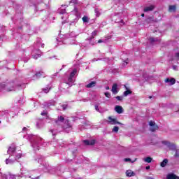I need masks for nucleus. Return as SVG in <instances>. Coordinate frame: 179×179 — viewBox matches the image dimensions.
Segmentation results:
<instances>
[{
	"label": "nucleus",
	"mask_w": 179,
	"mask_h": 179,
	"mask_svg": "<svg viewBox=\"0 0 179 179\" xmlns=\"http://www.w3.org/2000/svg\"><path fill=\"white\" fill-rule=\"evenodd\" d=\"M165 83H168L169 86H173L176 84V79L174 78H166L164 80Z\"/></svg>",
	"instance_id": "0eeeda50"
},
{
	"label": "nucleus",
	"mask_w": 179,
	"mask_h": 179,
	"mask_svg": "<svg viewBox=\"0 0 179 179\" xmlns=\"http://www.w3.org/2000/svg\"><path fill=\"white\" fill-rule=\"evenodd\" d=\"M76 36V35H75V32H71V34H69V37H71L73 40V41H75V37Z\"/></svg>",
	"instance_id": "cd10ccee"
},
{
	"label": "nucleus",
	"mask_w": 179,
	"mask_h": 179,
	"mask_svg": "<svg viewBox=\"0 0 179 179\" xmlns=\"http://www.w3.org/2000/svg\"><path fill=\"white\" fill-rule=\"evenodd\" d=\"M143 162H145V163H152V157H147L143 159Z\"/></svg>",
	"instance_id": "5701e85b"
},
{
	"label": "nucleus",
	"mask_w": 179,
	"mask_h": 179,
	"mask_svg": "<svg viewBox=\"0 0 179 179\" xmlns=\"http://www.w3.org/2000/svg\"><path fill=\"white\" fill-rule=\"evenodd\" d=\"M98 43H104V41L101 40V39H99L98 41Z\"/></svg>",
	"instance_id": "09e8293b"
},
{
	"label": "nucleus",
	"mask_w": 179,
	"mask_h": 179,
	"mask_svg": "<svg viewBox=\"0 0 179 179\" xmlns=\"http://www.w3.org/2000/svg\"><path fill=\"white\" fill-rule=\"evenodd\" d=\"M41 47H44V44H43V45H41Z\"/></svg>",
	"instance_id": "052dcab7"
},
{
	"label": "nucleus",
	"mask_w": 179,
	"mask_h": 179,
	"mask_svg": "<svg viewBox=\"0 0 179 179\" xmlns=\"http://www.w3.org/2000/svg\"><path fill=\"white\" fill-rule=\"evenodd\" d=\"M124 162H131V158H125Z\"/></svg>",
	"instance_id": "de8ad7c7"
},
{
	"label": "nucleus",
	"mask_w": 179,
	"mask_h": 179,
	"mask_svg": "<svg viewBox=\"0 0 179 179\" xmlns=\"http://www.w3.org/2000/svg\"><path fill=\"white\" fill-rule=\"evenodd\" d=\"M50 87H46L45 88L43 89V91L44 92V93H48L50 92Z\"/></svg>",
	"instance_id": "c85d7f7f"
},
{
	"label": "nucleus",
	"mask_w": 179,
	"mask_h": 179,
	"mask_svg": "<svg viewBox=\"0 0 179 179\" xmlns=\"http://www.w3.org/2000/svg\"><path fill=\"white\" fill-rule=\"evenodd\" d=\"M5 114H8V110L0 111V115H5Z\"/></svg>",
	"instance_id": "4c0bfd02"
},
{
	"label": "nucleus",
	"mask_w": 179,
	"mask_h": 179,
	"mask_svg": "<svg viewBox=\"0 0 179 179\" xmlns=\"http://www.w3.org/2000/svg\"><path fill=\"white\" fill-rule=\"evenodd\" d=\"M70 44H74V43L73 42H71Z\"/></svg>",
	"instance_id": "bf43d9fd"
},
{
	"label": "nucleus",
	"mask_w": 179,
	"mask_h": 179,
	"mask_svg": "<svg viewBox=\"0 0 179 179\" xmlns=\"http://www.w3.org/2000/svg\"><path fill=\"white\" fill-rule=\"evenodd\" d=\"M128 64V62H124V65H127Z\"/></svg>",
	"instance_id": "13d9d810"
},
{
	"label": "nucleus",
	"mask_w": 179,
	"mask_h": 179,
	"mask_svg": "<svg viewBox=\"0 0 179 179\" xmlns=\"http://www.w3.org/2000/svg\"><path fill=\"white\" fill-rule=\"evenodd\" d=\"M106 90H110V87H106Z\"/></svg>",
	"instance_id": "864d4df0"
},
{
	"label": "nucleus",
	"mask_w": 179,
	"mask_h": 179,
	"mask_svg": "<svg viewBox=\"0 0 179 179\" xmlns=\"http://www.w3.org/2000/svg\"><path fill=\"white\" fill-rule=\"evenodd\" d=\"M45 73L43 71H38L33 76V79H40L41 76H44Z\"/></svg>",
	"instance_id": "6e6552de"
},
{
	"label": "nucleus",
	"mask_w": 179,
	"mask_h": 179,
	"mask_svg": "<svg viewBox=\"0 0 179 179\" xmlns=\"http://www.w3.org/2000/svg\"><path fill=\"white\" fill-rule=\"evenodd\" d=\"M50 132L52 134L53 136L57 135V131L54 129L50 130Z\"/></svg>",
	"instance_id": "79ce46f5"
},
{
	"label": "nucleus",
	"mask_w": 179,
	"mask_h": 179,
	"mask_svg": "<svg viewBox=\"0 0 179 179\" xmlns=\"http://www.w3.org/2000/svg\"><path fill=\"white\" fill-rule=\"evenodd\" d=\"M118 129H120V128L118 127L115 126V127H113V132H117Z\"/></svg>",
	"instance_id": "f704fd0d"
},
{
	"label": "nucleus",
	"mask_w": 179,
	"mask_h": 179,
	"mask_svg": "<svg viewBox=\"0 0 179 179\" xmlns=\"http://www.w3.org/2000/svg\"><path fill=\"white\" fill-rule=\"evenodd\" d=\"M157 129H159V127H157L156 124L150 127L151 132H155V131H157Z\"/></svg>",
	"instance_id": "4be33fe9"
},
{
	"label": "nucleus",
	"mask_w": 179,
	"mask_h": 179,
	"mask_svg": "<svg viewBox=\"0 0 179 179\" xmlns=\"http://www.w3.org/2000/svg\"><path fill=\"white\" fill-rule=\"evenodd\" d=\"M176 57L179 58V52L176 53Z\"/></svg>",
	"instance_id": "3c124183"
},
{
	"label": "nucleus",
	"mask_w": 179,
	"mask_h": 179,
	"mask_svg": "<svg viewBox=\"0 0 179 179\" xmlns=\"http://www.w3.org/2000/svg\"><path fill=\"white\" fill-rule=\"evenodd\" d=\"M135 162H136V159L134 161H131V163H135Z\"/></svg>",
	"instance_id": "6e6d98bb"
},
{
	"label": "nucleus",
	"mask_w": 179,
	"mask_h": 179,
	"mask_svg": "<svg viewBox=\"0 0 179 179\" xmlns=\"http://www.w3.org/2000/svg\"><path fill=\"white\" fill-rule=\"evenodd\" d=\"M173 69L174 71H178V67L177 66H173Z\"/></svg>",
	"instance_id": "37998d69"
},
{
	"label": "nucleus",
	"mask_w": 179,
	"mask_h": 179,
	"mask_svg": "<svg viewBox=\"0 0 179 179\" xmlns=\"http://www.w3.org/2000/svg\"><path fill=\"white\" fill-rule=\"evenodd\" d=\"M47 115V111L43 110L41 113V115Z\"/></svg>",
	"instance_id": "c03bdc74"
},
{
	"label": "nucleus",
	"mask_w": 179,
	"mask_h": 179,
	"mask_svg": "<svg viewBox=\"0 0 179 179\" xmlns=\"http://www.w3.org/2000/svg\"><path fill=\"white\" fill-rule=\"evenodd\" d=\"M27 129V128L24 127V128L22 129V131H26Z\"/></svg>",
	"instance_id": "603ef678"
},
{
	"label": "nucleus",
	"mask_w": 179,
	"mask_h": 179,
	"mask_svg": "<svg viewBox=\"0 0 179 179\" xmlns=\"http://www.w3.org/2000/svg\"><path fill=\"white\" fill-rule=\"evenodd\" d=\"M50 106H55V102L54 101H50V102H48L46 105V106L48 107H50Z\"/></svg>",
	"instance_id": "7c9ffc66"
},
{
	"label": "nucleus",
	"mask_w": 179,
	"mask_h": 179,
	"mask_svg": "<svg viewBox=\"0 0 179 179\" xmlns=\"http://www.w3.org/2000/svg\"><path fill=\"white\" fill-rule=\"evenodd\" d=\"M38 163H40V164H43V162H44V158L41 156L38 157L35 159Z\"/></svg>",
	"instance_id": "aec40b11"
},
{
	"label": "nucleus",
	"mask_w": 179,
	"mask_h": 179,
	"mask_svg": "<svg viewBox=\"0 0 179 179\" xmlns=\"http://www.w3.org/2000/svg\"><path fill=\"white\" fill-rule=\"evenodd\" d=\"M122 22H124V20H122Z\"/></svg>",
	"instance_id": "69168bd1"
},
{
	"label": "nucleus",
	"mask_w": 179,
	"mask_h": 179,
	"mask_svg": "<svg viewBox=\"0 0 179 179\" xmlns=\"http://www.w3.org/2000/svg\"><path fill=\"white\" fill-rule=\"evenodd\" d=\"M174 156H175V157H179V149L176 150Z\"/></svg>",
	"instance_id": "473e14b6"
},
{
	"label": "nucleus",
	"mask_w": 179,
	"mask_h": 179,
	"mask_svg": "<svg viewBox=\"0 0 179 179\" xmlns=\"http://www.w3.org/2000/svg\"><path fill=\"white\" fill-rule=\"evenodd\" d=\"M111 92L113 94L118 93V85H117V83L113 84Z\"/></svg>",
	"instance_id": "9b49d317"
},
{
	"label": "nucleus",
	"mask_w": 179,
	"mask_h": 179,
	"mask_svg": "<svg viewBox=\"0 0 179 179\" xmlns=\"http://www.w3.org/2000/svg\"><path fill=\"white\" fill-rule=\"evenodd\" d=\"M153 9H155V6H146L143 11L144 12H152V10H153Z\"/></svg>",
	"instance_id": "2eb2a0df"
},
{
	"label": "nucleus",
	"mask_w": 179,
	"mask_h": 179,
	"mask_svg": "<svg viewBox=\"0 0 179 179\" xmlns=\"http://www.w3.org/2000/svg\"><path fill=\"white\" fill-rule=\"evenodd\" d=\"M169 10V12H176V6H170Z\"/></svg>",
	"instance_id": "b1692460"
},
{
	"label": "nucleus",
	"mask_w": 179,
	"mask_h": 179,
	"mask_svg": "<svg viewBox=\"0 0 179 179\" xmlns=\"http://www.w3.org/2000/svg\"><path fill=\"white\" fill-rule=\"evenodd\" d=\"M66 107H68V106H66V105H62V109H63V110H66Z\"/></svg>",
	"instance_id": "49530a36"
},
{
	"label": "nucleus",
	"mask_w": 179,
	"mask_h": 179,
	"mask_svg": "<svg viewBox=\"0 0 179 179\" xmlns=\"http://www.w3.org/2000/svg\"><path fill=\"white\" fill-rule=\"evenodd\" d=\"M105 96L106 97H108V99H110V97H111V94L109 92H106Z\"/></svg>",
	"instance_id": "ea45409f"
},
{
	"label": "nucleus",
	"mask_w": 179,
	"mask_h": 179,
	"mask_svg": "<svg viewBox=\"0 0 179 179\" xmlns=\"http://www.w3.org/2000/svg\"><path fill=\"white\" fill-rule=\"evenodd\" d=\"M27 173H29L27 171H22V175L24 176L25 177H29L30 178V176L26 175V174H27Z\"/></svg>",
	"instance_id": "c756f323"
},
{
	"label": "nucleus",
	"mask_w": 179,
	"mask_h": 179,
	"mask_svg": "<svg viewBox=\"0 0 179 179\" xmlns=\"http://www.w3.org/2000/svg\"><path fill=\"white\" fill-rule=\"evenodd\" d=\"M1 87H3V85H1Z\"/></svg>",
	"instance_id": "0e129e2a"
},
{
	"label": "nucleus",
	"mask_w": 179,
	"mask_h": 179,
	"mask_svg": "<svg viewBox=\"0 0 179 179\" xmlns=\"http://www.w3.org/2000/svg\"><path fill=\"white\" fill-rule=\"evenodd\" d=\"M56 125H60L62 128H71V123L69 121L65 120L64 116H58L57 119L55 121Z\"/></svg>",
	"instance_id": "20e7f679"
},
{
	"label": "nucleus",
	"mask_w": 179,
	"mask_h": 179,
	"mask_svg": "<svg viewBox=\"0 0 179 179\" xmlns=\"http://www.w3.org/2000/svg\"><path fill=\"white\" fill-rule=\"evenodd\" d=\"M59 13H60V15H64V13H66V10H65V8H59L58 10Z\"/></svg>",
	"instance_id": "393cba45"
},
{
	"label": "nucleus",
	"mask_w": 179,
	"mask_h": 179,
	"mask_svg": "<svg viewBox=\"0 0 179 179\" xmlns=\"http://www.w3.org/2000/svg\"><path fill=\"white\" fill-rule=\"evenodd\" d=\"M126 175H127V177H135L134 172L131 171V170H127L126 171Z\"/></svg>",
	"instance_id": "dca6fc26"
},
{
	"label": "nucleus",
	"mask_w": 179,
	"mask_h": 179,
	"mask_svg": "<svg viewBox=\"0 0 179 179\" xmlns=\"http://www.w3.org/2000/svg\"><path fill=\"white\" fill-rule=\"evenodd\" d=\"M141 16L142 17H145V14L144 13L141 14Z\"/></svg>",
	"instance_id": "5fc2aeb1"
},
{
	"label": "nucleus",
	"mask_w": 179,
	"mask_h": 179,
	"mask_svg": "<svg viewBox=\"0 0 179 179\" xmlns=\"http://www.w3.org/2000/svg\"><path fill=\"white\" fill-rule=\"evenodd\" d=\"M0 176L2 179H8V176L6 174L0 173Z\"/></svg>",
	"instance_id": "2f4dec72"
},
{
	"label": "nucleus",
	"mask_w": 179,
	"mask_h": 179,
	"mask_svg": "<svg viewBox=\"0 0 179 179\" xmlns=\"http://www.w3.org/2000/svg\"><path fill=\"white\" fill-rule=\"evenodd\" d=\"M71 13L75 15L78 19L80 18V12H79V9H78V8H74Z\"/></svg>",
	"instance_id": "1a4fd4ad"
},
{
	"label": "nucleus",
	"mask_w": 179,
	"mask_h": 179,
	"mask_svg": "<svg viewBox=\"0 0 179 179\" xmlns=\"http://www.w3.org/2000/svg\"><path fill=\"white\" fill-rule=\"evenodd\" d=\"M92 37H94V36H97V31L96 30L94 31L92 33Z\"/></svg>",
	"instance_id": "58836bf2"
},
{
	"label": "nucleus",
	"mask_w": 179,
	"mask_h": 179,
	"mask_svg": "<svg viewBox=\"0 0 179 179\" xmlns=\"http://www.w3.org/2000/svg\"><path fill=\"white\" fill-rule=\"evenodd\" d=\"M83 142H84V143H85V145H94V143H96V140H90V141H89V140H85Z\"/></svg>",
	"instance_id": "ddd939ff"
},
{
	"label": "nucleus",
	"mask_w": 179,
	"mask_h": 179,
	"mask_svg": "<svg viewBox=\"0 0 179 179\" xmlns=\"http://www.w3.org/2000/svg\"><path fill=\"white\" fill-rule=\"evenodd\" d=\"M40 57H41V55L36 53V51H33L32 52V57L34 58V59H37V58H40Z\"/></svg>",
	"instance_id": "a211bd4d"
},
{
	"label": "nucleus",
	"mask_w": 179,
	"mask_h": 179,
	"mask_svg": "<svg viewBox=\"0 0 179 179\" xmlns=\"http://www.w3.org/2000/svg\"><path fill=\"white\" fill-rule=\"evenodd\" d=\"M150 41L151 43H155L156 41H160V40L157 39V38L151 37V38H150Z\"/></svg>",
	"instance_id": "bb28decb"
},
{
	"label": "nucleus",
	"mask_w": 179,
	"mask_h": 179,
	"mask_svg": "<svg viewBox=\"0 0 179 179\" xmlns=\"http://www.w3.org/2000/svg\"><path fill=\"white\" fill-rule=\"evenodd\" d=\"M62 19H64V17H62Z\"/></svg>",
	"instance_id": "e2e57ef3"
},
{
	"label": "nucleus",
	"mask_w": 179,
	"mask_h": 179,
	"mask_svg": "<svg viewBox=\"0 0 179 179\" xmlns=\"http://www.w3.org/2000/svg\"><path fill=\"white\" fill-rule=\"evenodd\" d=\"M117 100H118V101H122V99H124L122 96H116Z\"/></svg>",
	"instance_id": "c9c22d12"
},
{
	"label": "nucleus",
	"mask_w": 179,
	"mask_h": 179,
	"mask_svg": "<svg viewBox=\"0 0 179 179\" xmlns=\"http://www.w3.org/2000/svg\"><path fill=\"white\" fill-rule=\"evenodd\" d=\"M6 90L7 92H16V90H22V85H20V84L15 85L14 83H11L7 85Z\"/></svg>",
	"instance_id": "39448f33"
},
{
	"label": "nucleus",
	"mask_w": 179,
	"mask_h": 179,
	"mask_svg": "<svg viewBox=\"0 0 179 179\" xmlns=\"http://www.w3.org/2000/svg\"><path fill=\"white\" fill-rule=\"evenodd\" d=\"M165 145H166V146H168L171 150H176V145L173 143H171L169 141H165Z\"/></svg>",
	"instance_id": "9d476101"
},
{
	"label": "nucleus",
	"mask_w": 179,
	"mask_h": 179,
	"mask_svg": "<svg viewBox=\"0 0 179 179\" xmlns=\"http://www.w3.org/2000/svg\"><path fill=\"white\" fill-rule=\"evenodd\" d=\"M115 110L116 111V113H117V114H122L124 109L122 108L121 106H116L115 107Z\"/></svg>",
	"instance_id": "f8f14e48"
},
{
	"label": "nucleus",
	"mask_w": 179,
	"mask_h": 179,
	"mask_svg": "<svg viewBox=\"0 0 179 179\" xmlns=\"http://www.w3.org/2000/svg\"><path fill=\"white\" fill-rule=\"evenodd\" d=\"M166 179H179L177 176L173 173H170L166 176Z\"/></svg>",
	"instance_id": "f3484780"
},
{
	"label": "nucleus",
	"mask_w": 179,
	"mask_h": 179,
	"mask_svg": "<svg viewBox=\"0 0 179 179\" xmlns=\"http://www.w3.org/2000/svg\"><path fill=\"white\" fill-rule=\"evenodd\" d=\"M167 163H169V159H164L160 163L161 167H166V166H167Z\"/></svg>",
	"instance_id": "6ab92c4d"
},
{
	"label": "nucleus",
	"mask_w": 179,
	"mask_h": 179,
	"mask_svg": "<svg viewBox=\"0 0 179 179\" xmlns=\"http://www.w3.org/2000/svg\"><path fill=\"white\" fill-rule=\"evenodd\" d=\"M124 87L126 89V91L124 92V97H127V96H128V94H132V91H131L130 90L128 89V87L127 85H124Z\"/></svg>",
	"instance_id": "4468645a"
},
{
	"label": "nucleus",
	"mask_w": 179,
	"mask_h": 179,
	"mask_svg": "<svg viewBox=\"0 0 179 179\" xmlns=\"http://www.w3.org/2000/svg\"><path fill=\"white\" fill-rule=\"evenodd\" d=\"M94 86H96V81H92L88 85H87L86 87L90 89V87H94Z\"/></svg>",
	"instance_id": "412c9836"
},
{
	"label": "nucleus",
	"mask_w": 179,
	"mask_h": 179,
	"mask_svg": "<svg viewBox=\"0 0 179 179\" xmlns=\"http://www.w3.org/2000/svg\"><path fill=\"white\" fill-rule=\"evenodd\" d=\"M39 177H36L35 178H31V179H38Z\"/></svg>",
	"instance_id": "4d7b16f0"
},
{
	"label": "nucleus",
	"mask_w": 179,
	"mask_h": 179,
	"mask_svg": "<svg viewBox=\"0 0 179 179\" xmlns=\"http://www.w3.org/2000/svg\"><path fill=\"white\" fill-rule=\"evenodd\" d=\"M149 99H152V96H149Z\"/></svg>",
	"instance_id": "680f3d73"
},
{
	"label": "nucleus",
	"mask_w": 179,
	"mask_h": 179,
	"mask_svg": "<svg viewBox=\"0 0 179 179\" xmlns=\"http://www.w3.org/2000/svg\"><path fill=\"white\" fill-rule=\"evenodd\" d=\"M94 12L96 13V16H100V11H99L98 8H95Z\"/></svg>",
	"instance_id": "72a5a7b5"
},
{
	"label": "nucleus",
	"mask_w": 179,
	"mask_h": 179,
	"mask_svg": "<svg viewBox=\"0 0 179 179\" xmlns=\"http://www.w3.org/2000/svg\"><path fill=\"white\" fill-rule=\"evenodd\" d=\"M83 22L84 23H87L89 22V17L86 15H85L83 17Z\"/></svg>",
	"instance_id": "a878e982"
},
{
	"label": "nucleus",
	"mask_w": 179,
	"mask_h": 179,
	"mask_svg": "<svg viewBox=\"0 0 179 179\" xmlns=\"http://www.w3.org/2000/svg\"><path fill=\"white\" fill-rule=\"evenodd\" d=\"M95 110H96V111L100 112V109H99V106L95 105Z\"/></svg>",
	"instance_id": "a18cd8bd"
},
{
	"label": "nucleus",
	"mask_w": 179,
	"mask_h": 179,
	"mask_svg": "<svg viewBox=\"0 0 179 179\" xmlns=\"http://www.w3.org/2000/svg\"><path fill=\"white\" fill-rule=\"evenodd\" d=\"M0 124H1V121H0Z\"/></svg>",
	"instance_id": "338daca9"
},
{
	"label": "nucleus",
	"mask_w": 179,
	"mask_h": 179,
	"mask_svg": "<svg viewBox=\"0 0 179 179\" xmlns=\"http://www.w3.org/2000/svg\"><path fill=\"white\" fill-rule=\"evenodd\" d=\"M149 125H150V127H153V126H155V125H156V124H155V122L150 121V122H149Z\"/></svg>",
	"instance_id": "a19ab883"
},
{
	"label": "nucleus",
	"mask_w": 179,
	"mask_h": 179,
	"mask_svg": "<svg viewBox=\"0 0 179 179\" xmlns=\"http://www.w3.org/2000/svg\"><path fill=\"white\" fill-rule=\"evenodd\" d=\"M76 73H78V69H73V71L70 73L67 81L60 84V90L62 91L65 90V89H69V87L73 85V83L75 82V75H76Z\"/></svg>",
	"instance_id": "f03ea898"
},
{
	"label": "nucleus",
	"mask_w": 179,
	"mask_h": 179,
	"mask_svg": "<svg viewBox=\"0 0 179 179\" xmlns=\"http://www.w3.org/2000/svg\"><path fill=\"white\" fill-rule=\"evenodd\" d=\"M28 138L29 141H31V146L34 150H40V145H41V142L44 141L43 138L30 134L28 136Z\"/></svg>",
	"instance_id": "7ed1b4c3"
},
{
	"label": "nucleus",
	"mask_w": 179,
	"mask_h": 179,
	"mask_svg": "<svg viewBox=\"0 0 179 179\" xmlns=\"http://www.w3.org/2000/svg\"><path fill=\"white\" fill-rule=\"evenodd\" d=\"M145 170H150V166H146Z\"/></svg>",
	"instance_id": "8fccbe9b"
},
{
	"label": "nucleus",
	"mask_w": 179,
	"mask_h": 179,
	"mask_svg": "<svg viewBox=\"0 0 179 179\" xmlns=\"http://www.w3.org/2000/svg\"><path fill=\"white\" fill-rule=\"evenodd\" d=\"M108 124L110 125H115V124H119V125H123L121 122L117 121V119L113 118L111 116L108 117Z\"/></svg>",
	"instance_id": "423d86ee"
},
{
	"label": "nucleus",
	"mask_w": 179,
	"mask_h": 179,
	"mask_svg": "<svg viewBox=\"0 0 179 179\" xmlns=\"http://www.w3.org/2000/svg\"><path fill=\"white\" fill-rule=\"evenodd\" d=\"M7 153L10 156L6 159V164H13L17 159H20V157H22V151L18 150L16 152V145L15 144L11 145L8 148Z\"/></svg>",
	"instance_id": "f257e3e1"
},
{
	"label": "nucleus",
	"mask_w": 179,
	"mask_h": 179,
	"mask_svg": "<svg viewBox=\"0 0 179 179\" xmlns=\"http://www.w3.org/2000/svg\"><path fill=\"white\" fill-rule=\"evenodd\" d=\"M9 176L10 179H16V178L17 177L16 175H12V174H10Z\"/></svg>",
	"instance_id": "e433bc0d"
}]
</instances>
